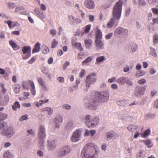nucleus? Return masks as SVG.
<instances>
[{"instance_id": "11", "label": "nucleus", "mask_w": 158, "mask_h": 158, "mask_svg": "<svg viewBox=\"0 0 158 158\" xmlns=\"http://www.w3.org/2000/svg\"><path fill=\"white\" fill-rule=\"evenodd\" d=\"M146 88L140 86H137L135 89L134 95L137 97H140L144 94Z\"/></svg>"}, {"instance_id": "13", "label": "nucleus", "mask_w": 158, "mask_h": 158, "mask_svg": "<svg viewBox=\"0 0 158 158\" xmlns=\"http://www.w3.org/2000/svg\"><path fill=\"white\" fill-rule=\"evenodd\" d=\"M119 19H118L116 18H115L113 16L110 19L107 24V27L108 28H112L114 25L116 26L118 24Z\"/></svg>"}, {"instance_id": "28", "label": "nucleus", "mask_w": 158, "mask_h": 158, "mask_svg": "<svg viewBox=\"0 0 158 158\" xmlns=\"http://www.w3.org/2000/svg\"><path fill=\"white\" fill-rule=\"evenodd\" d=\"M73 128V124L72 122H69L67 125L65 126V129L68 131H71L72 130Z\"/></svg>"}, {"instance_id": "6", "label": "nucleus", "mask_w": 158, "mask_h": 158, "mask_svg": "<svg viewBox=\"0 0 158 158\" xmlns=\"http://www.w3.org/2000/svg\"><path fill=\"white\" fill-rule=\"evenodd\" d=\"M128 30L126 28L118 27L116 28L114 31V35L117 37H124L128 34Z\"/></svg>"}, {"instance_id": "49", "label": "nucleus", "mask_w": 158, "mask_h": 158, "mask_svg": "<svg viewBox=\"0 0 158 158\" xmlns=\"http://www.w3.org/2000/svg\"><path fill=\"white\" fill-rule=\"evenodd\" d=\"M69 19L70 20L71 24H74L75 23V19L74 18L72 15H70L69 16Z\"/></svg>"}, {"instance_id": "7", "label": "nucleus", "mask_w": 158, "mask_h": 158, "mask_svg": "<svg viewBox=\"0 0 158 158\" xmlns=\"http://www.w3.org/2000/svg\"><path fill=\"white\" fill-rule=\"evenodd\" d=\"M98 100L96 96L92 97L89 100L87 107L90 109L95 110L98 105Z\"/></svg>"}, {"instance_id": "18", "label": "nucleus", "mask_w": 158, "mask_h": 158, "mask_svg": "<svg viewBox=\"0 0 158 158\" xmlns=\"http://www.w3.org/2000/svg\"><path fill=\"white\" fill-rule=\"evenodd\" d=\"M95 44L96 47L99 50H102L104 48V44L101 40H96Z\"/></svg>"}, {"instance_id": "30", "label": "nucleus", "mask_w": 158, "mask_h": 158, "mask_svg": "<svg viewBox=\"0 0 158 158\" xmlns=\"http://www.w3.org/2000/svg\"><path fill=\"white\" fill-rule=\"evenodd\" d=\"M22 52L23 54L27 53L28 52H30L31 51V48L30 46H25L22 49Z\"/></svg>"}, {"instance_id": "8", "label": "nucleus", "mask_w": 158, "mask_h": 158, "mask_svg": "<svg viewBox=\"0 0 158 158\" xmlns=\"http://www.w3.org/2000/svg\"><path fill=\"white\" fill-rule=\"evenodd\" d=\"M71 151L70 146H65L59 149L57 152V156L61 158L69 154Z\"/></svg>"}, {"instance_id": "24", "label": "nucleus", "mask_w": 158, "mask_h": 158, "mask_svg": "<svg viewBox=\"0 0 158 158\" xmlns=\"http://www.w3.org/2000/svg\"><path fill=\"white\" fill-rule=\"evenodd\" d=\"M9 44L15 51L18 50L19 48V46L17 45L12 40L9 41Z\"/></svg>"}, {"instance_id": "63", "label": "nucleus", "mask_w": 158, "mask_h": 158, "mask_svg": "<svg viewBox=\"0 0 158 158\" xmlns=\"http://www.w3.org/2000/svg\"><path fill=\"white\" fill-rule=\"evenodd\" d=\"M44 46L45 47L44 49L43 50V52L44 54H46L49 52V50L48 47H46L45 45Z\"/></svg>"}, {"instance_id": "14", "label": "nucleus", "mask_w": 158, "mask_h": 158, "mask_svg": "<svg viewBox=\"0 0 158 158\" xmlns=\"http://www.w3.org/2000/svg\"><path fill=\"white\" fill-rule=\"evenodd\" d=\"M106 139L107 140H109L113 138L116 139L118 138L119 136L118 134L113 131H109L106 133Z\"/></svg>"}, {"instance_id": "34", "label": "nucleus", "mask_w": 158, "mask_h": 158, "mask_svg": "<svg viewBox=\"0 0 158 158\" xmlns=\"http://www.w3.org/2000/svg\"><path fill=\"white\" fill-rule=\"evenodd\" d=\"M102 38V32L100 29H98L96 32V40H101Z\"/></svg>"}, {"instance_id": "20", "label": "nucleus", "mask_w": 158, "mask_h": 158, "mask_svg": "<svg viewBox=\"0 0 158 158\" xmlns=\"http://www.w3.org/2000/svg\"><path fill=\"white\" fill-rule=\"evenodd\" d=\"M41 111L44 112L47 111L48 112V115H51L52 114L53 110V109L50 107H46L41 109Z\"/></svg>"}, {"instance_id": "44", "label": "nucleus", "mask_w": 158, "mask_h": 158, "mask_svg": "<svg viewBox=\"0 0 158 158\" xmlns=\"http://www.w3.org/2000/svg\"><path fill=\"white\" fill-rule=\"evenodd\" d=\"M38 81L40 84L43 87L45 88L46 86L45 85L44 81L42 78H39L38 79Z\"/></svg>"}, {"instance_id": "19", "label": "nucleus", "mask_w": 158, "mask_h": 158, "mask_svg": "<svg viewBox=\"0 0 158 158\" xmlns=\"http://www.w3.org/2000/svg\"><path fill=\"white\" fill-rule=\"evenodd\" d=\"M34 11L36 13V15L41 19H43L45 18V15L42 12H41L38 9H35Z\"/></svg>"}, {"instance_id": "51", "label": "nucleus", "mask_w": 158, "mask_h": 158, "mask_svg": "<svg viewBox=\"0 0 158 158\" xmlns=\"http://www.w3.org/2000/svg\"><path fill=\"white\" fill-rule=\"evenodd\" d=\"M85 73V70L83 69H82L80 73L79 77L81 78L83 77L84 76Z\"/></svg>"}, {"instance_id": "31", "label": "nucleus", "mask_w": 158, "mask_h": 158, "mask_svg": "<svg viewBox=\"0 0 158 158\" xmlns=\"http://www.w3.org/2000/svg\"><path fill=\"white\" fill-rule=\"evenodd\" d=\"M126 77H120L116 81V82L119 84L122 85H124L125 83V81Z\"/></svg>"}, {"instance_id": "60", "label": "nucleus", "mask_w": 158, "mask_h": 158, "mask_svg": "<svg viewBox=\"0 0 158 158\" xmlns=\"http://www.w3.org/2000/svg\"><path fill=\"white\" fill-rule=\"evenodd\" d=\"M152 10L154 14L158 15V9L152 8Z\"/></svg>"}, {"instance_id": "46", "label": "nucleus", "mask_w": 158, "mask_h": 158, "mask_svg": "<svg viewBox=\"0 0 158 158\" xmlns=\"http://www.w3.org/2000/svg\"><path fill=\"white\" fill-rule=\"evenodd\" d=\"M55 119L58 122L61 123L63 122V119L62 117L59 115L57 116Z\"/></svg>"}, {"instance_id": "64", "label": "nucleus", "mask_w": 158, "mask_h": 158, "mask_svg": "<svg viewBox=\"0 0 158 158\" xmlns=\"http://www.w3.org/2000/svg\"><path fill=\"white\" fill-rule=\"evenodd\" d=\"M113 33H108L107 35H106L105 38L106 39H109L112 36Z\"/></svg>"}, {"instance_id": "50", "label": "nucleus", "mask_w": 158, "mask_h": 158, "mask_svg": "<svg viewBox=\"0 0 158 158\" xmlns=\"http://www.w3.org/2000/svg\"><path fill=\"white\" fill-rule=\"evenodd\" d=\"M153 42L155 44L158 43V35L157 34H155L153 37Z\"/></svg>"}, {"instance_id": "56", "label": "nucleus", "mask_w": 158, "mask_h": 158, "mask_svg": "<svg viewBox=\"0 0 158 158\" xmlns=\"http://www.w3.org/2000/svg\"><path fill=\"white\" fill-rule=\"evenodd\" d=\"M117 80H116V78L115 77H113L111 78H109L108 80V81L109 83H112L114 81H115Z\"/></svg>"}, {"instance_id": "29", "label": "nucleus", "mask_w": 158, "mask_h": 158, "mask_svg": "<svg viewBox=\"0 0 158 158\" xmlns=\"http://www.w3.org/2000/svg\"><path fill=\"white\" fill-rule=\"evenodd\" d=\"M127 100L122 99L118 101L117 102V104L122 106H124L127 104Z\"/></svg>"}, {"instance_id": "4", "label": "nucleus", "mask_w": 158, "mask_h": 158, "mask_svg": "<svg viewBox=\"0 0 158 158\" xmlns=\"http://www.w3.org/2000/svg\"><path fill=\"white\" fill-rule=\"evenodd\" d=\"M22 84L23 88L26 90H29V86H30L32 94L33 95H35V87L34 83L32 81L27 80L26 81H22Z\"/></svg>"}, {"instance_id": "53", "label": "nucleus", "mask_w": 158, "mask_h": 158, "mask_svg": "<svg viewBox=\"0 0 158 158\" xmlns=\"http://www.w3.org/2000/svg\"><path fill=\"white\" fill-rule=\"evenodd\" d=\"M24 10V8L23 6H21L16 7L15 10V11L16 12H17L21 10Z\"/></svg>"}, {"instance_id": "38", "label": "nucleus", "mask_w": 158, "mask_h": 158, "mask_svg": "<svg viewBox=\"0 0 158 158\" xmlns=\"http://www.w3.org/2000/svg\"><path fill=\"white\" fill-rule=\"evenodd\" d=\"M58 44V42L57 40L55 39H53L52 43L51 48H54L56 47Z\"/></svg>"}, {"instance_id": "2", "label": "nucleus", "mask_w": 158, "mask_h": 158, "mask_svg": "<svg viewBox=\"0 0 158 158\" xmlns=\"http://www.w3.org/2000/svg\"><path fill=\"white\" fill-rule=\"evenodd\" d=\"M46 137L45 127L42 125H40L39 127L38 133V142L39 146L40 147L44 146Z\"/></svg>"}, {"instance_id": "32", "label": "nucleus", "mask_w": 158, "mask_h": 158, "mask_svg": "<svg viewBox=\"0 0 158 158\" xmlns=\"http://www.w3.org/2000/svg\"><path fill=\"white\" fill-rule=\"evenodd\" d=\"M145 73L144 71L141 70L138 71L135 75V77L136 78H139L145 75Z\"/></svg>"}, {"instance_id": "39", "label": "nucleus", "mask_w": 158, "mask_h": 158, "mask_svg": "<svg viewBox=\"0 0 158 158\" xmlns=\"http://www.w3.org/2000/svg\"><path fill=\"white\" fill-rule=\"evenodd\" d=\"M4 100H5V102H2L1 101L0 103L2 105H6L7 104L9 101V98L8 95H6L4 96Z\"/></svg>"}, {"instance_id": "57", "label": "nucleus", "mask_w": 158, "mask_h": 158, "mask_svg": "<svg viewBox=\"0 0 158 158\" xmlns=\"http://www.w3.org/2000/svg\"><path fill=\"white\" fill-rule=\"evenodd\" d=\"M146 82V80L144 79H141L138 80L137 83L139 84H143Z\"/></svg>"}, {"instance_id": "41", "label": "nucleus", "mask_w": 158, "mask_h": 158, "mask_svg": "<svg viewBox=\"0 0 158 158\" xmlns=\"http://www.w3.org/2000/svg\"><path fill=\"white\" fill-rule=\"evenodd\" d=\"M20 108V105L19 103L16 101L15 102L14 104L12 106V108L14 110H16L17 108Z\"/></svg>"}, {"instance_id": "22", "label": "nucleus", "mask_w": 158, "mask_h": 158, "mask_svg": "<svg viewBox=\"0 0 158 158\" xmlns=\"http://www.w3.org/2000/svg\"><path fill=\"white\" fill-rule=\"evenodd\" d=\"M41 44L39 43H37L34 45V48L32 51V53L38 52H39L40 49Z\"/></svg>"}, {"instance_id": "55", "label": "nucleus", "mask_w": 158, "mask_h": 158, "mask_svg": "<svg viewBox=\"0 0 158 158\" xmlns=\"http://www.w3.org/2000/svg\"><path fill=\"white\" fill-rule=\"evenodd\" d=\"M90 27L91 25H88L86 26L85 29V33H88L90 31Z\"/></svg>"}, {"instance_id": "58", "label": "nucleus", "mask_w": 158, "mask_h": 158, "mask_svg": "<svg viewBox=\"0 0 158 158\" xmlns=\"http://www.w3.org/2000/svg\"><path fill=\"white\" fill-rule=\"evenodd\" d=\"M37 154L40 157H43L44 156L43 152L41 150H38L37 152Z\"/></svg>"}, {"instance_id": "48", "label": "nucleus", "mask_w": 158, "mask_h": 158, "mask_svg": "<svg viewBox=\"0 0 158 158\" xmlns=\"http://www.w3.org/2000/svg\"><path fill=\"white\" fill-rule=\"evenodd\" d=\"M28 118V117L27 115L26 114L22 116L19 120L20 122H21L24 120H27Z\"/></svg>"}, {"instance_id": "16", "label": "nucleus", "mask_w": 158, "mask_h": 158, "mask_svg": "<svg viewBox=\"0 0 158 158\" xmlns=\"http://www.w3.org/2000/svg\"><path fill=\"white\" fill-rule=\"evenodd\" d=\"M99 118L98 117H93L91 120L88 126L89 128H92L95 127L98 123Z\"/></svg>"}, {"instance_id": "40", "label": "nucleus", "mask_w": 158, "mask_h": 158, "mask_svg": "<svg viewBox=\"0 0 158 158\" xmlns=\"http://www.w3.org/2000/svg\"><path fill=\"white\" fill-rule=\"evenodd\" d=\"M92 60V56L88 57L86 59L82 62V65H84L86 63L90 62Z\"/></svg>"}, {"instance_id": "59", "label": "nucleus", "mask_w": 158, "mask_h": 158, "mask_svg": "<svg viewBox=\"0 0 158 158\" xmlns=\"http://www.w3.org/2000/svg\"><path fill=\"white\" fill-rule=\"evenodd\" d=\"M50 33L53 36H54L56 34V31L54 29H52L50 31Z\"/></svg>"}, {"instance_id": "45", "label": "nucleus", "mask_w": 158, "mask_h": 158, "mask_svg": "<svg viewBox=\"0 0 158 158\" xmlns=\"http://www.w3.org/2000/svg\"><path fill=\"white\" fill-rule=\"evenodd\" d=\"M62 107L63 109H66L68 110H70L71 108V106L69 104H63L62 106Z\"/></svg>"}, {"instance_id": "42", "label": "nucleus", "mask_w": 158, "mask_h": 158, "mask_svg": "<svg viewBox=\"0 0 158 158\" xmlns=\"http://www.w3.org/2000/svg\"><path fill=\"white\" fill-rule=\"evenodd\" d=\"M8 118V115L6 113H2L0 112V119L1 120H4Z\"/></svg>"}, {"instance_id": "5", "label": "nucleus", "mask_w": 158, "mask_h": 158, "mask_svg": "<svg viewBox=\"0 0 158 158\" xmlns=\"http://www.w3.org/2000/svg\"><path fill=\"white\" fill-rule=\"evenodd\" d=\"M96 96L98 97V101L103 102H107L109 99V95L107 91H103L101 92L96 93Z\"/></svg>"}, {"instance_id": "54", "label": "nucleus", "mask_w": 158, "mask_h": 158, "mask_svg": "<svg viewBox=\"0 0 158 158\" xmlns=\"http://www.w3.org/2000/svg\"><path fill=\"white\" fill-rule=\"evenodd\" d=\"M70 64V62L68 61H66L63 64V69H65L67 66H69Z\"/></svg>"}, {"instance_id": "12", "label": "nucleus", "mask_w": 158, "mask_h": 158, "mask_svg": "<svg viewBox=\"0 0 158 158\" xmlns=\"http://www.w3.org/2000/svg\"><path fill=\"white\" fill-rule=\"evenodd\" d=\"M56 146V142L54 139H49L47 141V147L49 151H51L55 149Z\"/></svg>"}, {"instance_id": "27", "label": "nucleus", "mask_w": 158, "mask_h": 158, "mask_svg": "<svg viewBox=\"0 0 158 158\" xmlns=\"http://www.w3.org/2000/svg\"><path fill=\"white\" fill-rule=\"evenodd\" d=\"M86 48L87 49H89L91 48L92 45V40L90 39L85 40L84 41Z\"/></svg>"}, {"instance_id": "9", "label": "nucleus", "mask_w": 158, "mask_h": 158, "mask_svg": "<svg viewBox=\"0 0 158 158\" xmlns=\"http://www.w3.org/2000/svg\"><path fill=\"white\" fill-rule=\"evenodd\" d=\"M96 73H91L88 75L85 79V82L87 83L86 86L87 87H89L90 84H92L96 82L97 78Z\"/></svg>"}, {"instance_id": "15", "label": "nucleus", "mask_w": 158, "mask_h": 158, "mask_svg": "<svg viewBox=\"0 0 158 158\" xmlns=\"http://www.w3.org/2000/svg\"><path fill=\"white\" fill-rule=\"evenodd\" d=\"M14 134L15 132L10 127L7 128L4 131L2 132V135H6L9 137H12Z\"/></svg>"}, {"instance_id": "25", "label": "nucleus", "mask_w": 158, "mask_h": 158, "mask_svg": "<svg viewBox=\"0 0 158 158\" xmlns=\"http://www.w3.org/2000/svg\"><path fill=\"white\" fill-rule=\"evenodd\" d=\"M127 128L129 131L133 133L138 128V127L135 125H130L127 127Z\"/></svg>"}, {"instance_id": "52", "label": "nucleus", "mask_w": 158, "mask_h": 158, "mask_svg": "<svg viewBox=\"0 0 158 158\" xmlns=\"http://www.w3.org/2000/svg\"><path fill=\"white\" fill-rule=\"evenodd\" d=\"M125 83L131 86L133 84V82L131 81H130L126 77L125 81Z\"/></svg>"}, {"instance_id": "26", "label": "nucleus", "mask_w": 158, "mask_h": 158, "mask_svg": "<svg viewBox=\"0 0 158 158\" xmlns=\"http://www.w3.org/2000/svg\"><path fill=\"white\" fill-rule=\"evenodd\" d=\"M145 152L143 150H140L136 154V158H143L146 156Z\"/></svg>"}, {"instance_id": "1", "label": "nucleus", "mask_w": 158, "mask_h": 158, "mask_svg": "<svg viewBox=\"0 0 158 158\" xmlns=\"http://www.w3.org/2000/svg\"><path fill=\"white\" fill-rule=\"evenodd\" d=\"M97 152L92 143H88L84 147L81 151V155H83L85 158H96L95 153Z\"/></svg>"}, {"instance_id": "37", "label": "nucleus", "mask_w": 158, "mask_h": 158, "mask_svg": "<svg viewBox=\"0 0 158 158\" xmlns=\"http://www.w3.org/2000/svg\"><path fill=\"white\" fill-rule=\"evenodd\" d=\"M42 73L46 75H48V77H50V75L49 73V70L46 67H44L42 70Z\"/></svg>"}, {"instance_id": "21", "label": "nucleus", "mask_w": 158, "mask_h": 158, "mask_svg": "<svg viewBox=\"0 0 158 158\" xmlns=\"http://www.w3.org/2000/svg\"><path fill=\"white\" fill-rule=\"evenodd\" d=\"M4 158H14V156L12 153L8 150L5 152L3 155Z\"/></svg>"}, {"instance_id": "62", "label": "nucleus", "mask_w": 158, "mask_h": 158, "mask_svg": "<svg viewBox=\"0 0 158 158\" xmlns=\"http://www.w3.org/2000/svg\"><path fill=\"white\" fill-rule=\"evenodd\" d=\"M139 3L140 6H145L146 5V3L144 0H139Z\"/></svg>"}, {"instance_id": "43", "label": "nucleus", "mask_w": 158, "mask_h": 158, "mask_svg": "<svg viewBox=\"0 0 158 158\" xmlns=\"http://www.w3.org/2000/svg\"><path fill=\"white\" fill-rule=\"evenodd\" d=\"M150 49L151 50L150 54L155 57H156L157 56V54L155 49L152 47H151Z\"/></svg>"}, {"instance_id": "23", "label": "nucleus", "mask_w": 158, "mask_h": 158, "mask_svg": "<svg viewBox=\"0 0 158 158\" xmlns=\"http://www.w3.org/2000/svg\"><path fill=\"white\" fill-rule=\"evenodd\" d=\"M93 117H91V116L89 115H87L85 116L83 119V121L84 122L85 124L88 127V125L89 124L91 120Z\"/></svg>"}, {"instance_id": "47", "label": "nucleus", "mask_w": 158, "mask_h": 158, "mask_svg": "<svg viewBox=\"0 0 158 158\" xmlns=\"http://www.w3.org/2000/svg\"><path fill=\"white\" fill-rule=\"evenodd\" d=\"M150 130L148 129L146 130L144 132V133L143 135V137H147L150 134Z\"/></svg>"}, {"instance_id": "17", "label": "nucleus", "mask_w": 158, "mask_h": 158, "mask_svg": "<svg viewBox=\"0 0 158 158\" xmlns=\"http://www.w3.org/2000/svg\"><path fill=\"white\" fill-rule=\"evenodd\" d=\"M84 4L85 6L89 9H94L95 6L94 2L92 0H85Z\"/></svg>"}, {"instance_id": "33", "label": "nucleus", "mask_w": 158, "mask_h": 158, "mask_svg": "<svg viewBox=\"0 0 158 158\" xmlns=\"http://www.w3.org/2000/svg\"><path fill=\"white\" fill-rule=\"evenodd\" d=\"M13 89L14 92L16 93H18L20 91V87L19 85L15 84L13 85Z\"/></svg>"}, {"instance_id": "36", "label": "nucleus", "mask_w": 158, "mask_h": 158, "mask_svg": "<svg viewBox=\"0 0 158 158\" xmlns=\"http://www.w3.org/2000/svg\"><path fill=\"white\" fill-rule=\"evenodd\" d=\"M155 117V114H151L150 113H149L145 115V118L147 119H153Z\"/></svg>"}, {"instance_id": "61", "label": "nucleus", "mask_w": 158, "mask_h": 158, "mask_svg": "<svg viewBox=\"0 0 158 158\" xmlns=\"http://www.w3.org/2000/svg\"><path fill=\"white\" fill-rule=\"evenodd\" d=\"M5 22L6 23H7L10 29H11L12 28V26H11L12 24V22L10 20L5 21Z\"/></svg>"}, {"instance_id": "35", "label": "nucleus", "mask_w": 158, "mask_h": 158, "mask_svg": "<svg viewBox=\"0 0 158 158\" xmlns=\"http://www.w3.org/2000/svg\"><path fill=\"white\" fill-rule=\"evenodd\" d=\"M105 59V57L103 56L98 57L96 59V61L95 63L96 64H98V63L104 61Z\"/></svg>"}, {"instance_id": "3", "label": "nucleus", "mask_w": 158, "mask_h": 158, "mask_svg": "<svg viewBox=\"0 0 158 158\" xmlns=\"http://www.w3.org/2000/svg\"><path fill=\"white\" fill-rule=\"evenodd\" d=\"M123 2L119 0L114 6L112 12V16L118 19H120L122 10Z\"/></svg>"}, {"instance_id": "10", "label": "nucleus", "mask_w": 158, "mask_h": 158, "mask_svg": "<svg viewBox=\"0 0 158 158\" xmlns=\"http://www.w3.org/2000/svg\"><path fill=\"white\" fill-rule=\"evenodd\" d=\"M81 132L80 130L77 129L73 132L71 138V140L73 142H76L79 141L81 139Z\"/></svg>"}]
</instances>
